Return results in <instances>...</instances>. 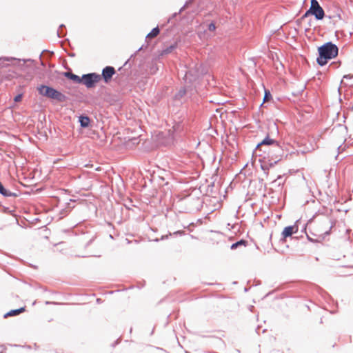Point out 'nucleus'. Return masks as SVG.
Masks as SVG:
<instances>
[{
    "mask_svg": "<svg viewBox=\"0 0 353 353\" xmlns=\"http://www.w3.org/2000/svg\"><path fill=\"white\" fill-rule=\"evenodd\" d=\"M110 238L113 239V236L112 234H110Z\"/></svg>",
    "mask_w": 353,
    "mask_h": 353,
    "instance_id": "nucleus-37",
    "label": "nucleus"
},
{
    "mask_svg": "<svg viewBox=\"0 0 353 353\" xmlns=\"http://www.w3.org/2000/svg\"><path fill=\"white\" fill-rule=\"evenodd\" d=\"M8 210V208H7L6 207H3V212H6Z\"/></svg>",
    "mask_w": 353,
    "mask_h": 353,
    "instance_id": "nucleus-32",
    "label": "nucleus"
},
{
    "mask_svg": "<svg viewBox=\"0 0 353 353\" xmlns=\"http://www.w3.org/2000/svg\"><path fill=\"white\" fill-rule=\"evenodd\" d=\"M128 60L126 62H125V63H124V65H124V66H125V65H127V63H128Z\"/></svg>",
    "mask_w": 353,
    "mask_h": 353,
    "instance_id": "nucleus-35",
    "label": "nucleus"
},
{
    "mask_svg": "<svg viewBox=\"0 0 353 353\" xmlns=\"http://www.w3.org/2000/svg\"><path fill=\"white\" fill-rule=\"evenodd\" d=\"M37 90L40 95L59 103L65 102L68 99L64 94L51 86L41 85L37 88Z\"/></svg>",
    "mask_w": 353,
    "mask_h": 353,
    "instance_id": "nucleus-3",
    "label": "nucleus"
},
{
    "mask_svg": "<svg viewBox=\"0 0 353 353\" xmlns=\"http://www.w3.org/2000/svg\"><path fill=\"white\" fill-rule=\"evenodd\" d=\"M17 61L19 65H23L28 61H33V60L31 59H16L14 57H0V67H6L9 65L8 63H5V61Z\"/></svg>",
    "mask_w": 353,
    "mask_h": 353,
    "instance_id": "nucleus-8",
    "label": "nucleus"
},
{
    "mask_svg": "<svg viewBox=\"0 0 353 353\" xmlns=\"http://www.w3.org/2000/svg\"><path fill=\"white\" fill-rule=\"evenodd\" d=\"M63 28H65V25L61 24L57 32L58 37L62 38L66 34L65 31L63 30Z\"/></svg>",
    "mask_w": 353,
    "mask_h": 353,
    "instance_id": "nucleus-21",
    "label": "nucleus"
},
{
    "mask_svg": "<svg viewBox=\"0 0 353 353\" xmlns=\"http://www.w3.org/2000/svg\"><path fill=\"white\" fill-rule=\"evenodd\" d=\"M298 230L299 228L296 224L285 227L282 232L281 239L283 240L288 237L291 236L293 234L296 233L298 231Z\"/></svg>",
    "mask_w": 353,
    "mask_h": 353,
    "instance_id": "nucleus-9",
    "label": "nucleus"
},
{
    "mask_svg": "<svg viewBox=\"0 0 353 353\" xmlns=\"http://www.w3.org/2000/svg\"><path fill=\"white\" fill-rule=\"evenodd\" d=\"M64 76L74 83H81V77L71 72H65Z\"/></svg>",
    "mask_w": 353,
    "mask_h": 353,
    "instance_id": "nucleus-16",
    "label": "nucleus"
},
{
    "mask_svg": "<svg viewBox=\"0 0 353 353\" xmlns=\"http://www.w3.org/2000/svg\"><path fill=\"white\" fill-rule=\"evenodd\" d=\"M160 32V30L158 26L154 28L146 36V39L149 38H154L157 37Z\"/></svg>",
    "mask_w": 353,
    "mask_h": 353,
    "instance_id": "nucleus-20",
    "label": "nucleus"
},
{
    "mask_svg": "<svg viewBox=\"0 0 353 353\" xmlns=\"http://www.w3.org/2000/svg\"><path fill=\"white\" fill-rule=\"evenodd\" d=\"M79 122L81 128H86L90 125V119L87 115L81 114L79 117Z\"/></svg>",
    "mask_w": 353,
    "mask_h": 353,
    "instance_id": "nucleus-12",
    "label": "nucleus"
},
{
    "mask_svg": "<svg viewBox=\"0 0 353 353\" xmlns=\"http://www.w3.org/2000/svg\"><path fill=\"white\" fill-rule=\"evenodd\" d=\"M263 151V155H266L268 158L272 160L277 159L279 161L283 155V149L281 144L276 140L271 139L267 135L261 142H259L255 148L254 152L256 155L263 156L260 152Z\"/></svg>",
    "mask_w": 353,
    "mask_h": 353,
    "instance_id": "nucleus-1",
    "label": "nucleus"
},
{
    "mask_svg": "<svg viewBox=\"0 0 353 353\" xmlns=\"http://www.w3.org/2000/svg\"><path fill=\"white\" fill-rule=\"evenodd\" d=\"M341 148V145L338 146L337 150H338L339 153L340 152Z\"/></svg>",
    "mask_w": 353,
    "mask_h": 353,
    "instance_id": "nucleus-33",
    "label": "nucleus"
},
{
    "mask_svg": "<svg viewBox=\"0 0 353 353\" xmlns=\"http://www.w3.org/2000/svg\"><path fill=\"white\" fill-rule=\"evenodd\" d=\"M340 65H341V61H336V62H335V61L332 62V63L330 64L329 67H330V68H334V69H336V68H338Z\"/></svg>",
    "mask_w": 353,
    "mask_h": 353,
    "instance_id": "nucleus-24",
    "label": "nucleus"
},
{
    "mask_svg": "<svg viewBox=\"0 0 353 353\" xmlns=\"http://www.w3.org/2000/svg\"><path fill=\"white\" fill-rule=\"evenodd\" d=\"M262 157L263 159H259L261 162V168L263 170L264 174L268 176L270 168L274 166L279 162V160L275 159L274 161L272 159L268 158L266 155H263Z\"/></svg>",
    "mask_w": 353,
    "mask_h": 353,
    "instance_id": "nucleus-6",
    "label": "nucleus"
},
{
    "mask_svg": "<svg viewBox=\"0 0 353 353\" xmlns=\"http://www.w3.org/2000/svg\"><path fill=\"white\" fill-rule=\"evenodd\" d=\"M341 84L344 86H352L353 85V75L345 74L343 76V79L341 81Z\"/></svg>",
    "mask_w": 353,
    "mask_h": 353,
    "instance_id": "nucleus-14",
    "label": "nucleus"
},
{
    "mask_svg": "<svg viewBox=\"0 0 353 353\" xmlns=\"http://www.w3.org/2000/svg\"><path fill=\"white\" fill-rule=\"evenodd\" d=\"M185 8H187L186 6H185V5L183 6V7H181V8L179 10V11L178 12L179 14L181 13Z\"/></svg>",
    "mask_w": 353,
    "mask_h": 353,
    "instance_id": "nucleus-30",
    "label": "nucleus"
},
{
    "mask_svg": "<svg viewBox=\"0 0 353 353\" xmlns=\"http://www.w3.org/2000/svg\"><path fill=\"white\" fill-rule=\"evenodd\" d=\"M178 14H179L178 12H174L172 14L171 17H170L168 20H167V23H170V22H172V20L175 18Z\"/></svg>",
    "mask_w": 353,
    "mask_h": 353,
    "instance_id": "nucleus-27",
    "label": "nucleus"
},
{
    "mask_svg": "<svg viewBox=\"0 0 353 353\" xmlns=\"http://www.w3.org/2000/svg\"><path fill=\"white\" fill-rule=\"evenodd\" d=\"M178 46V44L176 42H174V43L171 44L170 46L165 48L163 49L160 53V55L163 56L168 54L171 53L173 50H174Z\"/></svg>",
    "mask_w": 353,
    "mask_h": 353,
    "instance_id": "nucleus-15",
    "label": "nucleus"
},
{
    "mask_svg": "<svg viewBox=\"0 0 353 353\" xmlns=\"http://www.w3.org/2000/svg\"><path fill=\"white\" fill-rule=\"evenodd\" d=\"M81 80V83L85 85L87 88H92L101 80V75L95 72L84 74Z\"/></svg>",
    "mask_w": 353,
    "mask_h": 353,
    "instance_id": "nucleus-4",
    "label": "nucleus"
},
{
    "mask_svg": "<svg viewBox=\"0 0 353 353\" xmlns=\"http://www.w3.org/2000/svg\"><path fill=\"white\" fill-rule=\"evenodd\" d=\"M208 30L210 32H213L216 30V26L213 21L208 25Z\"/></svg>",
    "mask_w": 353,
    "mask_h": 353,
    "instance_id": "nucleus-25",
    "label": "nucleus"
},
{
    "mask_svg": "<svg viewBox=\"0 0 353 353\" xmlns=\"http://www.w3.org/2000/svg\"><path fill=\"white\" fill-rule=\"evenodd\" d=\"M186 93V88L185 87L181 88L179 90L174 94V100L176 101L182 102V99L185 97Z\"/></svg>",
    "mask_w": 353,
    "mask_h": 353,
    "instance_id": "nucleus-13",
    "label": "nucleus"
},
{
    "mask_svg": "<svg viewBox=\"0 0 353 353\" xmlns=\"http://www.w3.org/2000/svg\"><path fill=\"white\" fill-rule=\"evenodd\" d=\"M312 15V13H310V8L304 13V14L301 17V19H304L307 18L308 16Z\"/></svg>",
    "mask_w": 353,
    "mask_h": 353,
    "instance_id": "nucleus-28",
    "label": "nucleus"
},
{
    "mask_svg": "<svg viewBox=\"0 0 353 353\" xmlns=\"http://www.w3.org/2000/svg\"><path fill=\"white\" fill-rule=\"evenodd\" d=\"M0 194L5 197H17L19 194L17 192H12L6 189L0 181Z\"/></svg>",
    "mask_w": 353,
    "mask_h": 353,
    "instance_id": "nucleus-11",
    "label": "nucleus"
},
{
    "mask_svg": "<svg viewBox=\"0 0 353 353\" xmlns=\"http://www.w3.org/2000/svg\"><path fill=\"white\" fill-rule=\"evenodd\" d=\"M332 227V225L330 226V228L328 230L325 231L323 234H321L320 235H316V234H313L314 236H316V239H313L309 234H307L306 235H307V240L312 243H319V242L322 241L323 240H324V239L326 236L330 234V230H331Z\"/></svg>",
    "mask_w": 353,
    "mask_h": 353,
    "instance_id": "nucleus-10",
    "label": "nucleus"
},
{
    "mask_svg": "<svg viewBox=\"0 0 353 353\" xmlns=\"http://www.w3.org/2000/svg\"><path fill=\"white\" fill-rule=\"evenodd\" d=\"M116 74V70L112 66H105L103 68L101 75V79H103L105 83H108L112 79L113 75Z\"/></svg>",
    "mask_w": 353,
    "mask_h": 353,
    "instance_id": "nucleus-7",
    "label": "nucleus"
},
{
    "mask_svg": "<svg viewBox=\"0 0 353 353\" xmlns=\"http://www.w3.org/2000/svg\"><path fill=\"white\" fill-rule=\"evenodd\" d=\"M24 311H25V307H21L17 310H10V312H8V313H6L4 315V317L7 318L8 316H17V315L23 312Z\"/></svg>",
    "mask_w": 353,
    "mask_h": 353,
    "instance_id": "nucleus-19",
    "label": "nucleus"
},
{
    "mask_svg": "<svg viewBox=\"0 0 353 353\" xmlns=\"http://www.w3.org/2000/svg\"><path fill=\"white\" fill-rule=\"evenodd\" d=\"M318 53L316 63L320 66H324L330 60L337 57L339 48L332 41H328L318 48Z\"/></svg>",
    "mask_w": 353,
    "mask_h": 353,
    "instance_id": "nucleus-2",
    "label": "nucleus"
},
{
    "mask_svg": "<svg viewBox=\"0 0 353 353\" xmlns=\"http://www.w3.org/2000/svg\"><path fill=\"white\" fill-rule=\"evenodd\" d=\"M194 0H187L185 3V6H186L187 8L193 3Z\"/></svg>",
    "mask_w": 353,
    "mask_h": 353,
    "instance_id": "nucleus-29",
    "label": "nucleus"
},
{
    "mask_svg": "<svg viewBox=\"0 0 353 353\" xmlns=\"http://www.w3.org/2000/svg\"><path fill=\"white\" fill-rule=\"evenodd\" d=\"M310 12L316 20H322L325 16L324 10L317 0H311Z\"/></svg>",
    "mask_w": 353,
    "mask_h": 353,
    "instance_id": "nucleus-5",
    "label": "nucleus"
},
{
    "mask_svg": "<svg viewBox=\"0 0 353 353\" xmlns=\"http://www.w3.org/2000/svg\"><path fill=\"white\" fill-rule=\"evenodd\" d=\"M94 241V238L91 239L86 244H85V247H88L92 243V241Z\"/></svg>",
    "mask_w": 353,
    "mask_h": 353,
    "instance_id": "nucleus-31",
    "label": "nucleus"
},
{
    "mask_svg": "<svg viewBox=\"0 0 353 353\" xmlns=\"http://www.w3.org/2000/svg\"><path fill=\"white\" fill-rule=\"evenodd\" d=\"M22 97H23V95H22L21 94H17V95H16V96L14 97V101L15 102H19V101H21V99H22Z\"/></svg>",
    "mask_w": 353,
    "mask_h": 353,
    "instance_id": "nucleus-26",
    "label": "nucleus"
},
{
    "mask_svg": "<svg viewBox=\"0 0 353 353\" xmlns=\"http://www.w3.org/2000/svg\"><path fill=\"white\" fill-rule=\"evenodd\" d=\"M195 69L196 70L195 71H192V70H188L187 72H186V76L188 75H192V76H194V78H196L199 77V71H198V66L197 65H195Z\"/></svg>",
    "mask_w": 353,
    "mask_h": 353,
    "instance_id": "nucleus-23",
    "label": "nucleus"
},
{
    "mask_svg": "<svg viewBox=\"0 0 353 353\" xmlns=\"http://www.w3.org/2000/svg\"><path fill=\"white\" fill-rule=\"evenodd\" d=\"M247 245H248V241L246 240L241 239V240L232 243L230 246V248H231V250H236V248H238L241 246L246 247Z\"/></svg>",
    "mask_w": 353,
    "mask_h": 353,
    "instance_id": "nucleus-18",
    "label": "nucleus"
},
{
    "mask_svg": "<svg viewBox=\"0 0 353 353\" xmlns=\"http://www.w3.org/2000/svg\"><path fill=\"white\" fill-rule=\"evenodd\" d=\"M272 99V94L269 90L265 89L263 102L270 101Z\"/></svg>",
    "mask_w": 353,
    "mask_h": 353,
    "instance_id": "nucleus-22",
    "label": "nucleus"
},
{
    "mask_svg": "<svg viewBox=\"0 0 353 353\" xmlns=\"http://www.w3.org/2000/svg\"><path fill=\"white\" fill-rule=\"evenodd\" d=\"M142 48H143L142 46L141 48H139L137 51L138 52L140 51L142 49Z\"/></svg>",
    "mask_w": 353,
    "mask_h": 353,
    "instance_id": "nucleus-34",
    "label": "nucleus"
},
{
    "mask_svg": "<svg viewBox=\"0 0 353 353\" xmlns=\"http://www.w3.org/2000/svg\"><path fill=\"white\" fill-rule=\"evenodd\" d=\"M183 234H185V232L183 230H178V231H176V232H173V233L169 232L168 234L163 235V236H161V239H156L154 241H156V242H158L160 240L168 239V237L170 236H178V235L181 236V235H183Z\"/></svg>",
    "mask_w": 353,
    "mask_h": 353,
    "instance_id": "nucleus-17",
    "label": "nucleus"
},
{
    "mask_svg": "<svg viewBox=\"0 0 353 353\" xmlns=\"http://www.w3.org/2000/svg\"><path fill=\"white\" fill-rule=\"evenodd\" d=\"M276 182V180H274L272 183H275Z\"/></svg>",
    "mask_w": 353,
    "mask_h": 353,
    "instance_id": "nucleus-36",
    "label": "nucleus"
}]
</instances>
